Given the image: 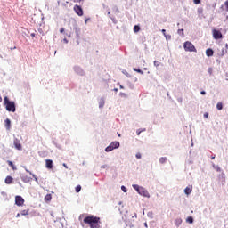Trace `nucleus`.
<instances>
[{
	"instance_id": "obj_2",
	"label": "nucleus",
	"mask_w": 228,
	"mask_h": 228,
	"mask_svg": "<svg viewBox=\"0 0 228 228\" xmlns=\"http://www.w3.org/2000/svg\"><path fill=\"white\" fill-rule=\"evenodd\" d=\"M4 104L7 111H12V113H15V102H10V100L8 99V96H5L4 98Z\"/></svg>"
},
{
	"instance_id": "obj_37",
	"label": "nucleus",
	"mask_w": 228,
	"mask_h": 228,
	"mask_svg": "<svg viewBox=\"0 0 228 228\" xmlns=\"http://www.w3.org/2000/svg\"><path fill=\"white\" fill-rule=\"evenodd\" d=\"M20 214H17L16 218H20Z\"/></svg>"
},
{
	"instance_id": "obj_12",
	"label": "nucleus",
	"mask_w": 228,
	"mask_h": 228,
	"mask_svg": "<svg viewBox=\"0 0 228 228\" xmlns=\"http://www.w3.org/2000/svg\"><path fill=\"white\" fill-rule=\"evenodd\" d=\"M213 54H215V52L213 51V49L208 48V49L206 50V55L207 56L211 57V56H213Z\"/></svg>"
},
{
	"instance_id": "obj_43",
	"label": "nucleus",
	"mask_w": 228,
	"mask_h": 228,
	"mask_svg": "<svg viewBox=\"0 0 228 228\" xmlns=\"http://www.w3.org/2000/svg\"><path fill=\"white\" fill-rule=\"evenodd\" d=\"M212 159H215V157H212Z\"/></svg>"
},
{
	"instance_id": "obj_28",
	"label": "nucleus",
	"mask_w": 228,
	"mask_h": 228,
	"mask_svg": "<svg viewBox=\"0 0 228 228\" xmlns=\"http://www.w3.org/2000/svg\"><path fill=\"white\" fill-rule=\"evenodd\" d=\"M135 157L137 158V159H142V154L141 153H136Z\"/></svg>"
},
{
	"instance_id": "obj_1",
	"label": "nucleus",
	"mask_w": 228,
	"mask_h": 228,
	"mask_svg": "<svg viewBox=\"0 0 228 228\" xmlns=\"http://www.w3.org/2000/svg\"><path fill=\"white\" fill-rule=\"evenodd\" d=\"M84 224L89 225L90 228H100L101 218L95 216H89L84 218Z\"/></svg>"
},
{
	"instance_id": "obj_8",
	"label": "nucleus",
	"mask_w": 228,
	"mask_h": 228,
	"mask_svg": "<svg viewBox=\"0 0 228 228\" xmlns=\"http://www.w3.org/2000/svg\"><path fill=\"white\" fill-rule=\"evenodd\" d=\"M139 195H142V197H149V191L142 187V190L139 191Z\"/></svg>"
},
{
	"instance_id": "obj_10",
	"label": "nucleus",
	"mask_w": 228,
	"mask_h": 228,
	"mask_svg": "<svg viewBox=\"0 0 228 228\" xmlns=\"http://www.w3.org/2000/svg\"><path fill=\"white\" fill-rule=\"evenodd\" d=\"M45 167H46V168H48V169L53 168V160H51V159H46V160H45Z\"/></svg>"
},
{
	"instance_id": "obj_36",
	"label": "nucleus",
	"mask_w": 228,
	"mask_h": 228,
	"mask_svg": "<svg viewBox=\"0 0 228 228\" xmlns=\"http://www.w3.org/2000/svg\"><path fill=\"white\" fill-rule=\"evenodd\" d=\"M200 94H201V95H206V92L205 91H201Z\"/></svg>"
},
{
	"instance_id": "obj_16",
	"label": "nucleus",
	"mask_w": 228,
	"mask_h": 228,
	"mask_svg": "<svg viewBox=\"0 0 228 228\" xmlns=\"http://www.w3.org/2000/svg\"><path fill=\"white\" fill-rule=\"evenodd\" d=\"M7 163H8L9 167H11L12 168V170H17V167L15 165H13V162H12L11 160H7Z\"/></svg>"
},
{
	"instance_id": "obj_45",
	"label": "nucleus",
	"mask_w": 228,
	"mask_h": 228,
	"mask_svg": "<svg viewBox=\"0 0 228 228\" xmlns=\"http://www.w3.org/2000/svg\"><path fill=\"white\" fill-rule=\"evenodd\" d=\"M23 181H26V179H23Z\"/></svg>"
},
{
	"instance_id": "obj_19",
	"label": "nucleus",
	"mask_w": 228,
	"mask_h": 228,
	"mask_svg": "<svg viewBox=\"0 0 228 228\" xmlns=\"http://www.w3.org/2000/svg\"><path fill=\"white\" fill-rule=\"evenodd\" d=\"M114 148L111 144H110L106 149H105V151L106 152H111V151H113Z\"/></svg>"
},
{
	"instance_id": "obj_40",
	"label": "nucleus",
	"mask_w": 228,
	"mask_h": 228,
	"mask_svg": "<svg viewBox=\"0 0 228 228\" xmlns=\"http://www.w3.org/2000/svg\"><path fill=\"white\" fill-rule=\"evenodd\" d=\"M217 172H220V167H217Z\"/></svg>"
},
{
	"instance_id": "obj_44",
	"label": "nucleus",
	"mask_w": 228,
	"mask_h": 228,
	"mask_svg": "<svg viewBox=\"0 0 228 228\" xmlns=\"http://www.w3.org/2000/svg\"><path fill=\"white\" fill-rule=\"evenodd\" d=\"M144 226H146V227H147V224H144Z\"/></svg>"
},
{
	"instance_id": "obj_31",
	"label": "nucleus",
	"mask_w": 228,
	"mask_h": 228,
	"mask_svg": "<svg viewBox=\"0 0 228 228\" xmlns=\"http://www.w3.org/2000/svg\"><path fill=\"white\" fill-rule=\"evenodd\" d=\"M161 31H162L164 37H166V38H167V30L166 29H162Z\"/></svg>"
},
{
	"instance_id": "obj_39",
	"label": "nucleus",
	"mask_w": 228,
	"mask_h": 228,
	"mask_svg": "<svg viewBox=\"0 0 228 228\" xmlns=\"http://www.w3.org/2000/svg\"><path fill=\"white\" fill-rule=\"evenodd\" d=\"M63 167H65V168H67V164H63Z\"/></svg>"
},
{
	"instance_id": "obj_17",
	"label": "nucleus",
	"mask_w": 228,
	"mask_h": 228,
	"mask_svg": "<svg viewBox=\"0 0 228 228\" xmlns=\"http://www.w3.org/2000/svg\"><path fill=\"white\" fill-rule=\"evenodd\" d=\"M20 215H22V216H26L29 215V209L22 210L20 212Z\"/></svg>"
},
{
	"instance_id": "obj_9",
	"label": "nucleus",
	"mask_w": 228,
	"mask_h": 228,
	"mask_svg": "<svg viewBox=\"0 0 228 228\" xmlns=\"http://www.w3.org/2000/svg\"><path fill=\"white\" fill-rule=\"evenodd\" d=\"M4 123H5V127H6L7 131H10V129L12 127V121L10 120V118H6Z\"/></svg>"
},
{
	"instance_id": "obj_32",
	"label": "nucleus",
	"mask_w": 228,
	"mask_h": 228,
	"mask_svg": "<svg viewBox=\"0 0 228 228\" xmlns=\"http://www.w3.org/2000/svg\"><path fill=\"white\" fill-rule=\"evenodd\" d=\"M121 190L126 193V191H127V189L126 188V186H122Z\"/></svg>"
},
{
	"instance_id": "obj_11",
	"label": "nucleus",
	"mask_w": 228,
	"mask_h": 228,
	"mask_svg": "<svg viewBox=\"0 0 228 228\" xmlns=\"http://www.w3.org/2000/svg\"><path fill=\"white\" fill-rule=\"evenodd\" d=\"M193 191V187L192 186H188L184 189V193L185 195H190Z\"/></svg>"
},
{
	"instance_id": "obj_14",
	"label": "nucleus",
	"mask_w": 228,
	"mask_h": 228,
	"mask_svg": "<svg viewBox=\"0 0 228 228\" xmlns=\"http://www.w3.org/2000/svg\"><path fill=\"white\" fill-rule=\"evenodd\" d=\"M13 183V178L12 176H6L5 184H12Z\"/></svg>"
},
{
	"instance_id": "obj_23",
	"label": "nucleus",
	"mask_w": 228,
	"mask_h": 228,
	"mask_svg": "<svg viewBox=\"0 0 228 228\" xmlns=\"http://www.w3.org/2000/svg\"><path fill=\"white\" fill-rule=\"evenodd\" d=\"M134 31L135 33H138V32L140 31V26L135 25V26L134 27Z\"/></svg>"
},
{
	"instance_id": "obj_34",
	"label": "nucleus",
	"mask_w": 228,
	"mask_h": 228,
	"mask_svg": "<svg viewBox=\"0 0 228 228\" xmlns=\"http://www.w3.org/2000/svg\"><path fill=\"white\" fill-rule=\"evenodd\" d=\"M208 117H209V114H208V112H206V113L204 114V118H208Z\"/></svg>"
},
{
	"instance_id": "obj_22",
	"label": "nucleus",
	"mask_w": 228,
	"mask_h": 228,
	"mask_svg": "<svg viewBox=\"0 0 228 228\" xmlns=\"http://www.w3.org/2000/svg\"><path fill=\"white\" fill-rule=\"evenodd\" d=\"M145 131H146L145 128H144V129H142V130L138 129V130L136 131L137 136H140V134H142V133H143V132H145Z\"/></svg>"
},
{
	"instance_id": "obj_13",
	"label": "nucleus",
	"mask_w": 228,
	"mask_h": 228,
	"mask_svg": "<svg viewBox=\"0 0 228 228\" xmlns=\"http://www.w3.org/2000/svg\"><path fill=\"white\" fill-rule=\"evenodd\" d=\"M110 146H112V148H114V150L118 149L120 147V142H113L110 143Z\"/></svg>"
},
{
	"instance_id": "obj_3",
	"label": "nucleus",
	"mask_w": 228,
	"mask_h": 228,
	"mask_svg": "<svg viewBox=\"0 0 228 228\" xmlns=\"http://www.w3.org/2000/svg\"><path fill=\"white\" fill-rule=\"evenodd\" d=\"M183 48L185 51H187L189 53H197V48H195V45H193V43H191L190 41H186L183 44Z\"/></svg>"
},
{
	"instance_id": "obj_35",
	"label": "nucleus",
	"mask_w": 228,
	"mask_h": 228,
	"mask_svg": "<svg viewBox=\"0 0 228 228\" xmlns=\"http://www.w3.org/2000/svg\"><path fill=\"white\" fill-rule=\"evenodd\" d=\"M154 65H155V67H159V64L156 61H154Z\"/></svg>"
},
{
	"instance_id": "obj_30",
	"label": "nucleus",
	"mask_w": 228,
	"mask_h": 228,
	"mask_svg": "<svg viewBox=\"0 0 228 228\" xmlns=\"http://www.w3.org/2000/svg\"><path fill=\"white\" fill-rule=\"evenodd\" d=\"M194 4H200V0H193Z\"/></svg>"
},
{
	"instance_id": "obj_27",
	"label": "nucleus",
	"mask_w": 228,
	"mask_h": 228,
	"mask_svg": "<svg viewBox=\"0 0 228 228\" xmlns=\"http://www.w3.org/2000/svg\"><path fill=\"white\" fill-rule=\"evenodd\" d=\"M135 72H138L139 74H143V71L142 69H134Z\"/></svg>"
},
{
	"instance_id": "obj_6",
	"label": "nucleus",
	"mask_w": 228,
	"mask_h": 228,
	"mask_svg": "<svg viewBox=\"0 0 228 228\" xmlns=\"http://www.w3.org/2000/svg\"><path fill=\"white\" fill-rule=\"evenodd\" d=\"M15 204L16 206H24V198L22 196H16L15 197Z\"/></svg>"
},
{
	"instance_id": "obj_21",
	"label": "nucleus",
	"mask_w": 228,
	"mask_h": 228,
	"mask_svg": "<svg viewBox=\"0 0 228 228\" xmlns=\"http://www.w3.org/2000/svg\"><path fill=\"white\" fill-rule=\"evenodd\" d=\"M223 108H224V105L222 104V102H218L217 104H216V109L217 110H223Z\"/></svg>"
},
{
	"instance_id": "obj_18",
	"label": "nucleus",
	"mask_w": 228,
	"mask_h": 228,
	"mask_svg": "<svg viewBox=\"0 0 228 228\" xmlns=\"http://www.w3.org/2000/svg\"><path fill=\"white\" fill-rule=\"evenodd\" d=\"M167 159H168L167 157H162L159 159V163L163 165L164 163H167Z\"/></svg>"
},
{
	"instance_id": "obj_26",
	"label": "nucleus",
	"mask_w": 228,
	"mask_h": 228,
	"mask_svg": "<svg viewBox=\"0 0 228 228\" xmlns=\"http://www.w3.org/2000/svg\"><path fill=\"white\" fill-rule=\"evenodd\" d=\"M178 35H184V29H178Z\"/></svg>"
},
{
	"instance_id": "obj_42",
	"label": "nucleus",
	"mask_w": 228,
	"mask_h": 228,
	"mask_svg": "<svg viewBox=\"0 0 228 228\" xmlns=\"http://www.w3.org/2000/svg\"><path fill=\"white\" fill-rule=\"evenodd\" d=\"M31 37H35V34H31Z\"/></svg>"
},
{
	"instance_id": "obj_20",
	"label": "nucleus",
	"mask_w": 228,
	"mask_h": 228,
	"mask_svg": "<svg viewBox=\"0 0 228 228\" xmlns=\"http://www.w3.org/2000/svg\"><path fill=\"white\" fill-rule=\"evenodd\" d=\"M133 188H134V190H136V191H138V192L142 191V187H139L136 184L133 185Z\"/></svg>"
},
{
	"instance_id": "obj_33",
	"label": "nucleus",
	"mask_w": 228,
	"mask_h": 228,
	"mask_svg": "<svg viewBox=\"0 0 228 228\" xmlns=\"http://www.w3.org/2000/svg\"><path fill=\"white\" fill-rule=\"evenodd\" d=\"M60 33H65V28H61L60 29Z\"/></svg>"
},
{
	"instance_id": "obj_15",
	"label": "nucleus",
	"mask_w": 228,
	"mask_h": 228,
	"mask_svg": "<svg viewBox=\"0 0 228 228\" xmlns=\"http://www.w3.org/2000/svg\"><path fill=\"white\" fill-rule=\"evenodd\" d=\"M50 200H53V196L51 194H46L45 196V202H49Z\"/></svg>"
},
{
	"instance_id": "obj_4",
	"label": "nucleus",
	"mask_w": 228,
	"mask_h": 228,
	"mask_svg": "<svg viewBox=\"0 0 228 228\" xmlns=\"http://www.w3.org/2000/svg\"><path fill=\"white\" fill-rule=\"evenodd\" d=\"M212 35L215 40H220V38H224V36L222 35V32H220V30L213 29Z\"/></svg>"
},
{
	"instance_id": "obj_29",
	"label": "nucleus",
	"mask_w": 228,
	"mask_h": 228,
	"mask_svg": "<svg viewBox=\"0 0 228 228\" xmlns=\"http://www.w3.org/2000/svg\"><path fill=\"white\" fill-rule=\"evenodd\" d=\"M224 6L226 8V12H228V0L224 2Z\"/></svg>"
},
{
	"instance_id": "obj_24",
	"label": "nucleus",
	"mask_w": 228,
	"mask_h": 228,
	"mask_svg": "<svg viewBox=\"0 0 228 228\" xmlns=\"http://www.w3.org/2000/svg\"><path fill=\"white\" fill-rule=\"evenodd\" d=\"M75 190L77 193H79V191H81V185H77Z\"/></svg>"
},
{
	"instance_id": "obj_25",
	"label": "nucleus",
	"mask_w": 228,
	"mask_h": 228,
	"mask_svg": "<svg viewBox=\"0 0 228 228\" xmlns=\"http://www.w3.org/2000/svg\"><path fill=\"white\" fill-rule=\"evenodd\" d=\"M187 222H188L189 224H193V217L189 216V217L187 218Z\"/></svg>"
},
{
	"instance_id": "obj_7",
	"label": "nucleus",
	"mask_w": 228,
	"mask_h": 228,
	"mask_svg": "<svg viewBox=\"0 0 228 228\" xmlns=\"http://www.w3.org/2000/svg\"><path fill=\"white\" fill-rule=\"evenodd\" d=\"M13 144L15 146V149L18 151H22V144H20V140L15 138L13 141Z\"/></svg>"
},
{
	"instance_id": "obj_5",
	"label": "nucleus",
	"mask_w": 228,
	"mask_h": 228,
	"mask_svg": "<svg viewBox=\"0 0 228 228\" xmlns=\"http://www.w3.org/2000/svg\"><path fill=\"white\" fill-rule=\"evenodd\" d=\"M73 10L75 12V13H77V15H78V17H83V8L80 5H74Z\"/></svg>"
},
{
	"instance_id": "obj_41",
	"label": "nucleus",
	"mask_w": 228,
	"mask_h": 228,
	"mask_svg": "<svg viewBox=\"0 0 228 228\" xmlns=\"http://www.w3.org/2000/svg\"><path fill=\"white\" fill-rule=\"evenodd\" d=\"M85 22H86V23L88 22V20H86V21H85Z\"/></svg>"
},
{
	"instance_id": "obj_38",
	"label": "nucleus",
	"mask_w": 228,
	"mask_h": 228,
	"mask_svg": "<svg viewBox=\"0 0 228 228\" xmlns=\"http://www.w3.org/2000/svg\"><path fill=\"white\" fill-rule=\"evenodd\" d=\"M0 102H3V97L0 96Z\"/></svg>"
}]
</instances>
